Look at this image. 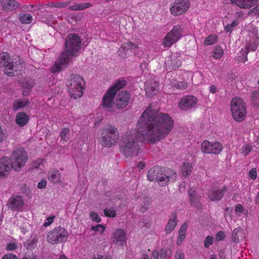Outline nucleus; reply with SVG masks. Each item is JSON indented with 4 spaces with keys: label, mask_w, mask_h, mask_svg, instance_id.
<instances>
[{
    "label": "nucleus",
    "mask_w": 259,
    "mask_h": 259,
    "mask_svg": "<svg viewBox=\"0 0 259 259\" xmlns=\"http://www.w3.org/2000/svg\"><path fill=\"white\" fill-rule=\"evenodd\" d=\"M173 126V120L168 114L157 113L149 107L140 117L138 130L128 131L121 138L120 151L127 157L137 156L141 151L139 141L158 142L167 136Z\"/></svg>",
    "instance_id": "1"
},
{
    "label": "nucleus",
    "mask_w": 259,
    "mask_h": 259,
    "mask_svg": "<svg viewBox=\"0 0 259 259\" xmlns=\"http://www.w3.org/2000/svg\"><path fill=\"white\" fill-rule=\"evenodd\" d=\"M81 41L80 37L75 34H69L65 42V51L62 52L54 65L51 67L52 72H59L67 64L81 48Z\"/></svg>",
    "instance_id": "2"
},
{
    "label": "nucleus",
    "mask_w": 259,
    "mask_h": 259,
    "mask_svg": "<svg viewBox=\"0 0 259 259\" xmlns=\"http://www.w3.org/2000/svg\"><path fill=\"white\" fill-rule=\"evenodd\" d=\"M85 81L78 74H71L68 80L67 90L70 96L74 99L80 98L85 90Z\"/></svg>",
    "instance_id": "3"
},
{
    "label": "nucleus",
    "mask_w": 259,
    "mask_h": 259,
    "mask_svg": "<svg viewBox=\"0 0 259 259\" xmlns=\"http://www.w3.org/2000/svg\"><path fill=\"white\" fill-rule=\"evenodd\" d=\"M118 139L117 129L111 124H108L102 130L99 143L103 147L110 148L117 144Z\"/></svg>",
    "instance_id": "4"
},
{
    "label": "nucleus",
    "mask_w": 259,
    "mask_h": 259,
    "mask_svg": "<svg viewBox=\"0 0 259 259\" xmlns=\"http://www.w3.org/2000/svg\"><path fill=\"white\" fill-rule=\"evenodd\" d=\"M10 55L7 52L0 54V67L5 66L4 72L9 76L17 75V72L22 69V62L18 59L10 61Z\"/></svg>",
    "instance_id": "5"
},
{
    "label": "nucleus",
    "mask_w": 259,
    "mask_h": 259,
    "mask_svg": "<svg viewBox=\"0 0 259 259\" xmlns=\"http://www.w3.org/2000/svg\"><path fill=\"white\" fill-rule=\"evenodd\" d=\"M231 109L233 119L237 122L243 121L246 116V108L243 100L239 98H234L231 102Z\"/></svg>",
    "instance_id": "6"
},
{
    "label": "nucleus",
    "mask_w": 259,
    "mask_h": 259,
    "mask_svg": "<svg viewBox=\"0 0 259 259\" xmlns=\"http://www.w3.org/2000/svg\"><path fill=\"white\" fill-rule=\"evenodd\" d=\"M9 159L13 169L19 171L25 165L28 160V155L23 148H19L12 152Z\"/></svg>",
    "instance_id": "7"
},
{
    "label": "nucleus",
    "mask_w": 259,
    "mask_h": 259,
    "mask_svg": "<svg viewBox=\"0 0 259 259\" xmlns=\"http://www.w3.org/2000/svg\"><path fill=\"white\" fill-rule=\"evenodd\" d=\"M68 237L67 231L62 227L58 226L48 232L47 240L50 244H57L66 242Z\"/></svg>",
    "instance_id": "8"
},
{
    "label": "nucleus",
    "mask_w": 259,
    "mask_h": 259,
    "mask_svg": "<svg viewBox=\"0 0 259 259\" xmlns=\"http://www.w3.org/2000/svg\"><path fill=\"white\" fill-rule=\"evenodd\" d=\"M183 28L180 25L175 26L171 30L168 32L162 40V45L165 48H169L182 36Z\"/></svg>",
    "instance_id": "9"
},
{
    "label": "nucleus",
    "mask_w": 259,
    "mask_h": 259,
    "mask_svg": "<svg viewBox=\"0 0 259 259\" xmlns=\"http://www.w3.org/2000/svg\"><path fill=\"white\" fill-rule=\"evenodd\" d=\"M177 178L176 172L173 169L167 168L161 170L156 181L160 186L164 187L168 184L169 182H175Z\"/></svg>",
    "instance_id": "10"
},
{
    "label": "nucleus",
    "mask_w": 259,
    "mask_h": 259,
    "mask_svg": "<svg viewBox=\"0 0 259 259\" xmlns=\"http://www.w3.org/2000/svg\"><path fill=\"white\" fill-rule=\"evenodd\" d=\"M190 7L189 0H175L170 8V12L174 16H179L184 14Z\"/></svg>",
    "instance_id": "11"
},
{
    "label": "nucleus",
    "mask_w": 259,
    "mask_h": 259,
    "mask_svg": "<svg viewBox=\"0 0 259 259\" xmlns=\"http://www.w3.org/2000/svg\"><path fill=\"white\" fill-rule=\"evenodd\" d=\"M201 149L204 153L219 154L223 150V146L218 142H210L205 140L201 144Z\"/></svg>",
    "instance_id": "12"
},
{
    "label": "nucleus",
    "mask_w": 259,
    "mask_h": 259,
    "mask_svg": "<svg viewBox=\"0 0 259 259\" xmlns=\"http://www.w3.org/2000/svg\"><path fill=\"white\" fill-rule=\"evenodd\" d=\"M131 100V94L127 91L119 92L116 95L114 104L117 109L125 108Z\"/></svg>",
    "instance_id": "13"
},
{
    "label": "nucleus",
    "mask_w": 259,
    "mask_h": 259,
    "mask_svg": "<svg viewBox=\"0 0 259 259\" xmlns=\"http://www.w3.org/2000/svg\"><path fill=\"white\" fill-rule=\"evenodd\" d=\"M197 101V98L193 95L185 96L181 99L178 106L182 110H188L193 108Z\"/></svg>",
    "instance_id": "14"
},
{
    "label": "nucleus",
    "mask_w": 259,
    "mask_h": 259,
    "mask_svg": "<svg viewBox=\"0 0 259 259\" xmlns=\"http://www.w3.org/2000/svg\"><path fill=\"white\" fill-rule=\"evenodd\" d=\"M115 92L108 89L102 100L101 105L104 110L113 111V101L115 97Z\"/></svg>",
    "instance_id": "15"
},
{
    "label": "nucleus",
    "mask_w": 259,
    "mask_h": 259,
    "mask_svg": "<svg viewBox=\"0 0 259 259\" xmlns=\"http://www.w3.org/2000/svg\"><path fill=\"white\" fill-rule=\"evenodd\" d=\"M8 157H3L0 159V179L6 178L12 168V165Z\"/></svg>",
    "instance_id": "16"
},
{
    "label": "nucleus",
    "mask_w": 259,
    "mask_h": 259,
    "mask_svg": "<svg viewBox=\"0 0 259 259\" xmlns=\"http://www.w3.org/2000/svg\"><path fill=\"white\" fill-rule=\"evenodd\" d=\"M180 56L177 53L172 54L166 60L165 65L169 69H176L182 65Z\"/></svg>",
    "instance_id": "17"
},
{
    "label": "nucleus",
    "mask_w": 259,
    "mask_h": 259,
    "mask_svg": "<svg viewBox=\"0 0 259 259\" xmlns=\"http://www.w3.org/2000/svg\"><path fill=\"white\" fill-rule=\"evenodd\" d=\"M227 190V187L224 186L223 189H219L217 187H213L208 192V198L211 201H219L224 196V193Z\"/></svg>",
    "instance_id": "18"
},
{
    "label": "nucleus",
    "mask_w": 259,
    "mask_h": 259,
    "mask_svg": "<svg viewBox=\"0 0 259 259\" xmlns=\"http://www.w3.org/2000/svg\"><path fill=\"white\" fill-rule=\"evenodd\" d=\"M145 90L147 97L150 98L158 92V83L152 80H147L145 83Z\"/></svg>",
    "instance_id": "19"
},
{
    "label": "nucleus",
    "mask_w": 259,
    "mask_h": 259,
    "mask_svg": "<svg viewBox=\"0 0 259 259\" xmlns=\"http://www.w3.org/2000/svg\"><path fill=\"white\" fill-rule=\"evenodd\" d=\"M112 240L114 243L123 245L126 242L125 233L122 229L119 228L113 233Z\"/></svg>",
    "instance_id": "20"
},
{
    "label": "nucleus",
    "mask_w": 259,
    "mask_h": 259,
    "mask_svg": "<svg viewBox=\"0 0 259 259\" xmlns=\"http://www.w3.org/2000/svg\"><path fill=\"white\" fill-rule=\"evenodd\" d=\"M258 0H230L232 5L240 9H249L254 6Z\"/></svg>",
    "instance_id": "21"
},
{
    "label": "nucleus",
    "mask_w": 259,
    "mask_h": 259,
    "mask_svg": "<svg viewBox=\"0 0 259 259\" xmlns=\"http://www.w3.org/2000/svg\"><path fill=\"white\" fill-rule=\"evenodd\" d=\"M24 204L23 199L20 196H12L9 200L8 206L13 209L19 210Z\"/></svg>",
    "instance_id": "22"
},
{
    "label": "nucleus",
    "mask_w": 259,
    "mask_h": 259,
    "mask_svg": "<svg viewBox=\"0 0 259 259\" xmlns=\"http://www.w3.org/2000/svg\"><path fill=\"white\" fill-rule=\"evenodd\" d=\"M3 10L6 12L12 11L17 9L20 4L16 0H0Z\"/></svg>",
    "instance_id": "23"
},
{
    "label": "nucleus",
    "mask_w": 259,
    "mask_h": 259,
    "mask_svg": "<svg viewBox=\"0 0 259 259\" xmlns=\"http://www.w3.org/2000/svg\"><path fill=\"white\" fill-rule=\"evenodd\" d=\"M29 120V117L26 113L21 112L17 114L15 122L20 127H23L28 123Z\"/></svg>",
    "instance_id": "24"
},
{
    "label": "nucleus",
    "mask_w": 259,
    "mask_h": 259,
    "mask_svg": "<svg viewBox=\"0 0 259 259\" xmlns=\"http://www.w3.org/2000/svg\"><path fill=\"white\" fill-rule=\"evenodd\" d=\"M162 168L159 166H154L150 168L147 172V179L149 181L152 182L157 180Z\"/></svg>",
    "instance_id": "25"
},
{
    "label": "nucleus",
    "mask_w": 259,
    "mask_h": 259,
    "mask_svg": "<svg viewBox=\"0 0 259 259\" xmlns=\"http://www.w3.org/2000/svg\"><path fill=\"white\" fill-rule=\"evenodd\" d=\"M177 214L173 212L170 214V218L165 227V231L166 234L170 233L177 226Z\"/></svg>",
    "instance_id": "26"
},
{
    "label": "nucleus",
    "mask_w": 259,
    "mask_h": 259,
    "mask_svg": "<svg viewBox=\"0 0 259 259\" xmlns=\"http://www.w3.org/2000/svg\"><path fill=\"white\" fill-rule=\"evenodd\" d=\"M193 165L188 161L184 162L181 166V174L184 178L188 177L192 172Z\"/></svg>",
    "instance_id": "27"
},
{
    "label": "nucleus",
    "mask_w": 259,
    "mask_h": 259,
    "mask_svg": "<svg viewBox=\"0 0 259 259\" xmlns=\"http://www.w3.org/2000/svg\"><path fill=\"white\" fill-rule=\"evenodd\" d=\"M48 178L51 183L57 184L60 182L61 174L57 169H51L48 173Z\"/></svg>",
    "instance_id": "28"
},
{
    "label": "nucleus",
    "mask_w": 259,
    "mask_h": 259,
    "mask_svg": "<svg viewBox=\"0 0 259 259\" xmlns=\"http://www.w3.org/2000/svg\"><path fill=\"white\" fill-rule=\"evenodd\" d=\"M189 197L192 205L198 207L200 206L198 197L195 190L191 188L189 190Z\"/></svg>",
    "instance_id": "29"
},
{
    "label": "nucleus",
    "mask_w": 259,
    "mask_h": 259,
    "mask_svg": "<svg viewBox=\"0 0 259 259\" xmlns=\"http://www.w3.org/2000/svg\"><path fill=\"white\" fill-rule=\"evenodd\" d=\"M138 49V46L137 45L132 42H127L122 44L119 51L121 52L122 50H123V52H125V53H126L128 51H131L136 54Z\"/></svg>",
    "instance_id": "30"
},
{
    "label": "nucleus",
    "mask_w": 259,
    "mask_h": 259,
    "mask_svg": "<svg viewBox=\"0 0 259 259\" xmlns=\"http://www.w3.org/2000/svg\"><path fill=\"white\" fill-rule=\"evenodd\" d=\"M126 83L125 79L121 78L115 81L108 89L116 94L117 91L125 86Z\"/></svg>",
    "instance_id": "31"
},
{
    "label": "nucleus",
    "mask_w": 259,
    "mask_h": 259,
    "mask_svg": "<svg viewBox=\"0 0 259 259\" xmlns=\"http://www.w3.org/2000/svg\"><path fill=\"white\" fill-rule=\"evenodd\" d=\"M187 227L188 225L186 223H184L181 226L179 231V235L177 241V244L178 245H180L185 239Z\"/></svg>",
    "instance_id": "32"
},
{
    "label": "nucleus",
    "mask_w": 259,
    "mask_h": 259,
    "mask_svg": "<svg viewBox=\"0 0 259 259\" xmlns=\"http://www.w3.org/2000/svg\"><path fill=\"white\" fill-rule=\"evenodd\" d=\"M258 47V42L255 38H250L246 40L245 50L249 51H255Z\"/></svg>",
    "instance_id": "33"
},
{
    "label": "nucleus",
    "mask_w": 259,
    "mask_h": 259,
    "mask_svg": "<svg viewBox=\"0 0 259 259\" xmlns=\"http://www.w3.org/2000/svg\"><path fill=\"white\" fill-rule=\"evenodd\" d=\"M30 102L28 100H16L14 101L13 105V109L14 111H17L20 109L24 108L29 104Z\"/></svg>",
    "instance_id": "34"
},
{
    "label": "nucleus",
    "mask_w": 259,
    "mask_h": 259,
    "mask_svg": "<svg viewBox=\"0 0 259 259\" xmlns=\"http://www.w3.org/2000/svg\"><path fill=\"white\" fill-rule=\"evenodd\" d=\"M33 85L34 82L31 79L25 80L22 82V85L23 89V96H27V95H28L31 89L33 87Z\"/></svg>",
    "instance_id": "35"
},
{
    "label": "nucleus",
    "mask_w": 259,
    "mask_h": 259,
    "mask_svg": "<svg viewBox=\"0 0 259 259\" xmlns=\"http://www.w3.org/2000/svg\"><path fill=\"white\" fill-rule=\"evenodd\" d=\"M92 6V4L90 3L77 4L71 6L68 9L71 11H81L87 8H89Z\"/></svg>",
    "instance_id": "36"
},
{
    "label": "nucleus",
    "mask_w": 259,
    "mask_h": 259,
    "mask_svg": "<svg viewBox=\"0 0 259 259\" xmlns=\"http://www.w3.org/2000/svg\"><path fill=\"white\" fill-rule=\"evenodd\" d=\"M38 242V238L35 236L33 238L31 239H27L24 242V246L28 250L34 249L37 245Z\"/></svg>",
    "instance_id": "37"
},
{
    "label": "nucleus",
    "mask_w": 259,
    "mask_h": 259,
    "mask_svg": "<svg viewBox=\"0 0 259 259\" xmlns=\"http://www.w3.org/2000/svg\"><path fill=\"white\" fill-rule=\"evenodd\" d=\"M19 20L22 24H30L32 22V16L28 13L21 14L19 15Z\"/></svg>",
    "instance_id": "38"
},
{
    "label": "nucleus",
    "mask_w": 259,
    "mask_h": 259,
    "mask_svg": "<svg viewBox=\"0 0 259 259\" xmlns=\"http://www.w3.org/2000/svg\"><path fill=\"white\" fill-rule=\"evenodd\" d=\"M171 87L175 88L177 89L183 90L187 88L188 83L186 81H179L178 80H175L171 83Z\"/></svg>",
    "instance_id": "39"
},
{
    "label": "nucleus",
    "mask_w": 259,
    "mask_h": 259,
    "mask_svg": "<svg viewBox=\"0 0 259 259\" xmlns=\"http://www.w3.org/2000/svg\"><path fill=\"white\" fill-rule=\"evenodd\" d=\"M218 37L215 34H211L208 36L205 39L204 44L205 46L211 45L217 42Z\"/></svg>",
    "instance_id": "40"
},
{
    "label": "nucleus",
    "mask_w": 259,
    "mask_h": 259,
    "mask_svg": "<svg viewBox=\"0 0 259 259\" xmlns=\"http://www.w3.org/2000/svg\"><path fill=\"white\" fill-rule=\"evenodd\" d=\"M224 50L220 46L215 47L213 51V57L216 59H220L224 55Z\"/></svg>",
    "instance_id": "41"
},
{
    "label": "nucleus",
    "mask_w": 259,
    "mask_h": 259,
    "mask_svg": "<svg viewBox=\"0 0 259 259\" xmlns=\"http://www.w3.org/2000/svg\"><path fill=\"white\" fill-rule=\"evenodd\" d=\"M69 133L70 130L68 128L64 127L60 133L61 139L65 142L68 141L69 139Z\"/></svg>",
    "instance_id": "42"
},
{
    "label": "nucleus",
    "mask_w": 259,
    "mask_h": 259,
    "mask_svg": "<svg viewBox=\"0 0 259 259\" xmlns=\"http://www.w3.org/2000/svg\"><path fill=\"white\" fill-rule=\"evenodd\" d=\"M151 201L148 198H144L142 206L140 208V211L142 213L145 212L150 207Z\"/></svg>",
    "instance_id": "43"
},
{
    "label": "nucleus",
    "mask_w": 259,
    "mask_h": 259,
    "mask_svg": "<svg viewBox=\"0 0 259 259\" xmlns=\"http://www.w3.org/2000/svg\"><path fill=\"white\" fill-rule=\"evenodd\" d=\"M248 53V51L245 49H242L240 52V55L237 57V60L243 63L245 62L246 61H247Z\"/></svg>",
    "instance_id": "44"
},
{
    "label": "nucleus",
    "mask_w": 259,
    "mask_h": 259,
    "mask_svg": "<svg viewBox=\"0 0 259 259\" xmlns=\"http://www.w3.org/2000/svg\"><path fill=\"white\" fill-rule=\"evenodd\" d=\"M238 24V21L237 20H234L232 22L231 24H227L225 27V31L226 32H231L234 28L236 27Z\"/></svg>",
    "instance_id": "45"
},
{
    "label": "nucleus",
    "mask_w": 259,
    "mask_h": 259,
    "mask_svg": "<svg viewBox=\"0 0 259 259\" xmlns=\"http://www.w3.org/2000/svg\"><path fill=\"white\" fill-rule=\"evenodd\" d=\"M252 146L249 144H246L242 146L241 149V153L244 155L247 156L252 150Z\"/></svg>",
    "instance_id": "46"
},
{
    "label": "nucleus",
    "mask_w": 259,
    "mask_h": 259,
    "mask_svg": "<svg viewBox=\"0 0 259 259\" xmlns=\"http://www.w3.org/2000/svg\"><path fill=\"white\" fill-rule=\"evenodd\" d=\"M104 213L106 217L114 218L116 216V211L114 208H105L104 210Z\"/></svg>",
    "instance_id": "47"
},
{
    "label": "nucleus",
    "mask_w": 259,
    "mask_h": 259,
    "mask_svg": "<svg viewBox=\"0 0 259 259\" xmlns=\"http://www.w3.org/2000/svg\"><path fill=\"white\" fill-rule=\"evenodd\" d=\"M241 231L240 228H237L233 230L232 232V241L234 242L237 243L239 241V236L238 234L240 233Z\"/></svg>",
    "instance_id": "48"
},
{
    "label": "nucleus",
    "mask_w": 259,
    "mask_h": 259,
    "mask_svg": "<svg viewBox=\"0 0 259 259\" xmlns=\"http://www.w3.org/2000/svg\"><path fill=\"white\" fill-rule=\"evenodd\" d=\"M68 5V3L66 2H60V3H51L48 4V6L51 8H64Z\"/></svg>",
    "instance_id": "49"
},
{
    "label": "nucleus",
    "mask_w": 259,
    "mask_h": 259,
    "mask_svg": "<svg viewBox=\"0 0 259 259\" xmlns=\"http://www.w3.org/2000/svg\"><path fill=\"white\" fill-rule=\"evenodd\" d=\"M248 15H252L259 17V4L253 8L250 9L248 13Z\"/></svg>",
    "instance_id": "50"
},
{
    "label": "nucleus",
    "mask_w": 259,
    "mask_h": 259,
    "mask_svg": "<svg viewBox=\"0 0 259 259\" xmlns=\"http://www.w3.org/2000/svg\"><path fill=\"white\" fill-rule=\"evenodd\" d=\"M213 243V238L211 236H207L204 242V246L208 248L210 245Z\"/></svg>",
    "instance_id": "51"
},
{
    "label": "nucleus",
    "mask_w": 259,
    "mask_h": 259,
    "mask_svg": "<svg viewBox=\"0 0 259 259\" xmlns=\"http://www.w3.org/2000/svg\"><path fill=\"white\" fill-rule=\"evenodd\" d=\"M91 230L95 232L100 231L101 233H102L105 231V227L102 225H97L95 226H92Z\"/></svg>",
    "instance_id": "52"
},
{
    "label": "nucleus",
    "mask_w": 259,
    "mask_h": 259,
    "mask_svg": "<svg viewBox=\"0 0 259 259\" xmlns=\"http://www.w3.org/2000/svg\"><path fill=\"white\" fill-rule=\"evenodd\" d=\"M90 217L93 221H95L97 223H100L101 221V219H100L98 214L95 212H91L90 213Z\"/></svg>",
    "instance_id": "53"
},
{
    "label": "nucleus",
    "mask_w": 259,
    "mask_h": 259,
    "mask_svg": "<svg viewBox=\"0 0 259 259\" xmlns=\"http://www.w3.org/2000/svg\"><path fill=\"white\" fill-rule=\"evenodd\" d=\"M55 218L54 215L48 217L44 224V226L47 227L51 225L53 223Z\"/></svg>",
    "instance_id": "54"
},
{
    "label": "nucleus",
    "mask_w": 259,
    "mask_h": 259,
    "mask_svg": "<svg viewBox=\"0 0 259 259\" xmlns=\"http://www.w3.org/2000/svg\"><path fill=\"white\" fill-rule=\"evenodd\" d=\"M249 177L253 180L256 179L257 172L255 168H253L249 170Z\"/></svg>",
    "instance_id": "55"
},
{
    "label": "nucleus",
    "mask_w": 259,
    "mask_h": 259,
    "mask_svg": "<svg viewBox=\"0 0 259 259\" xmlns=\"http://www.w3.org/2000/svg\"><path fill=\"white\" fill-rule=\"evenodd\" d=\"M185 255L184 252L180 249L177 250L175 255V259H184Z\"/></svg>",
    "instance_id": "56"
},
{
    "label": "nucleus",
    "mask_w": 259,
    "mask_h": 259,
    "mask_svg": "<svg viewBox=\"0 0 259 259\" xmlns=\"http://www.w3.org/2000/svg\"><path fill=\"white\" fill-rule=\"evenodd\" d=\"M225 238V235L223 231H219L215 236V239L217 241L223 240Z\"/></svg>",
    "instance_id": "57"
},
{
    "label": "nucleus",
    "mask_w": 259,
    "mask_h": 259,
    "mask_svg": "<svg viewBox=\"0 0 259 259\" xmlns=\"http://www.w3.org/2000/svg\"><path fill=\"white\" fill-rule=\"evenodd\" d=\"M2 259H19L18 257L14 254L8 253L4 255Z\"/></svg>",
    "instance_id": "58"
},
{
    "label": "nucleus",
    "mask_w": 259,
    "mask_h": 259,
    "mask_svg": "<svg viewBox=\"0 0 259 259\" xmlns=\"http://www.w3.org/2000/svg\"><path fill=\"white\" fill-rule=\"evenodd\" d=\"M47 181L45 179H42L37 184V188L39 189H44L46 187Z\"/></svg>",
    "instance_id": "59"
},
{
    "label": "nucleus",
    "mask_w": 259,
    "mask_h": 259,
    "mask_svg": "<svg viewBox=\"0 0 259 259\" xmlns=\"http://www.w3.org/2000/svg\"><path fill=\"white\" fill-rule=\"evenodd\" d=\"M17 248V246L15 243H9L6 246V249L7 250H15Z\"/></svg>",
    "instance_id": "60"
},
{
    "label": "nucleus",
    "mask_w": 259,
    "mask_h": 259,
    "mask_svg": "<svg viewBox=\"0 0 259 259\" xmlns=\"http://www.w3.org/2000/svg\"><path fill=\"white\" fill-rule=\"evenodd\" d=\"M251 99L255 101L259 99V92L257 91H253L251 92Z\"/></svg>",
    "instance_id": "61"
},
{
    "label": "nucleus",
    "mask_w": 259,
    "mask_h": 259,
    "mask_svg": "<svg viewBox=\"0 0 259 259\" xmlns=\"http://www.w3.org/2000/svg\"><path fill=\"white\" fill-rule=\"evenodd\" d=\"M244 210L242 204H238L236 205L235 207V211L236 213L237 212H243Z\"/></svg>",
    "instance_id": "62"
},
{
    "label": "nucleus",
    "mask_w": 259,
    "mask_h": 259,
    "mask_svg": "<svg viewBox=\"0 0 259 259\" xmlns=\"http://www.w3.org/2000/svg\"><path fill=\"white\" fill-rule=\"evenodd\" d=\"M151 259H159V253L157 251L155 250L153 251Z\"/></svg>",
    "instance_id": "63"
},
{
    "label": "nucleus",
    "mask_w": 259,
    "mask_h": 259,
    "mask_svg": "<svg viewBox=\"0 0 259 259\" xmlns=\"http://www.w3.org/2000/svg\"><path fill=\"white\" fill-rule=\"evenodd\" d=\"M22 259H37V257L35 255H25Z\"/></svg>",
    "instance_id": "64"
}]
</instances>
